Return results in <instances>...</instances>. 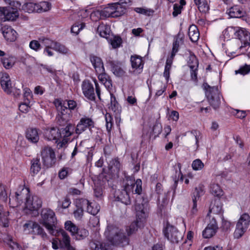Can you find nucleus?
Masks as SVG:
<instances>
[{"mask_svg":"<svg viewBox=\"0 0 250 250\" xmlns=\"http://www.w3.org/2000/svg\"><path fill=\"white\" fill-rule=\"evenodd\" d=\"M0 61L4 68L8 69L14 66L16 62V60L13 56L8 55L4 58H1Z\"/></svg>","mask_w":250,"mask_h":250,"instance_id":"nucleus-30","label":"nucleus"},{"mask_svg":"<svg viewBox=\"0 0 250 250\" xmlns=\"http://www.w3.org/2000/svg\"><path fill=\"white\" fill-rule=\"evenodd\" d=\"M82 88L83 94L87 98L91 100H95L94 87L89 81L85 80L83 82Z\"/></svg>","mask_w":250,"mask_h":250,"instance_id":"nucleus-19","label":"nucleus"},{"mask_svg":"<svg viewBox=\"0 0 250 250\" xmlns=\"http://www.w3.org/2000/svg\"><path fill=\"white\" fill-rule=\"evenodd\" d=\"M71 172V169L68 167H63L59 173V177L62 179H64L68 174Z\"/></svg>","mask_w":250,"mask_h":250,"instance_id":"nucleus-58","label":"nucleus"},{"mask_svg":"<svg viewBox=\"0 0 250 250\" xmlns=\"http://www.w3.org/2000/svg\"><path fill=\"white\" fill-rule=\"evenodd\" d=\"M222 212V206L219 200H216L213 205H211L209 213L207 214L208 216H209L210 213L217 214Z\"/></svg>","mask_w":250,"mask_h":250,"instance_id":"nucleus-35","label":"nucleus"},{"mask_svg":"<svg viewBox=\"0 0 250 250\" xmlns=\"http://www.w3.org/2000/svg\"><path fill=\"white\" fill-rule=\"evenodd\" d=\"M103 19L109 17L115 18L122 15L125 12V8L119 3H114L101 10Z\"/></svg>","mask_w":250,"mask_h":250,"instance_id":"nucleus-4","label":"nucleus"},{"mask_svg":"<svg viewBox=\"0 0 250 250\" xmlns=\"http://www.w3.org/2000/svg\"><path fill=\"white\" fill-rule=\"evenodd\" d=\"M41 169L40 160L38 158L33 159L31 161V173L33 175L37 174Z\"/></svg>","mask_w":250,"mask_h":250,"instance_id":"nucleus-32","label":"nucleus"},{"mask_svg":"<svg viewBox=\"0 0 250 250\" xmlns=\"http://www.w3.org/2000/svg\"><path fill=\"white\" fill-rule=\"evenodd\" d=\"M21 10L29 13L37 12V3L33 2L26 3L22 5Z\"/></svg>","mask_w":250,"mask_h":250,"instance_id":"nucleus-40","label":"nucleus"},{"mask_svg":"<svg viewBox=\"0 0 250 250\" xmlns=\"http://www.w3.org/2000/svg\"><path fill=\"white\" fill-rule=\"evenodd\" d=\"M112 71L113 73L117 76H122L125 74V71L123 68L118 65H114L112 66Z\"/></svg>","mask_w":250,"mask_h":250,"instance_id":"nucleus-55","label":"nucleus"},{"mask_svg":"<svg viewBox=\"0 0 250 250\" xmlns=\"http://www.w3.org/2000/svg\"><path fill=\"white\" fill-rule=\"evenodd\" d=\"M130 62L132 67L134 69V74H140L142 72L144 67L142 58L138 55L131 56L130 58Z\"/></svg>","mask_w":250,"mask_h":250,"instance_id":"nucleus-17","label":"nucleus"},{"mask_svg":"<svg viewBox=\"0 0 250 250\" xmlns=\"http://www.w3.org/2000/svg\"><path fill=\"white\" fill-rule=\"evenodd\" d=\"M90 61L95 69L96 73L104 71L103 62L100 58L95 56H91Z\"/></svg>","mask_w":250,"mask_h":250,"instance_id":"nucleus-27","label":"nucleus"},{"mask_svg":"<svg viewBox=\"0 0 250 250\" xmlns=\"http://www.w3.org/2000/svg\"><path fill=\"white\" fill-rule=\"evenodd\" d=\"M41 44L38 41L33 40L29 43V47L31 49L37 51L41 48Z\"/></svg>","mask_w":250,"mask_h":250,"instance_id":"nucleus-60","label":"nucleus"},{"mask_svg":"<svg viewBox=\"0 0 250 250\" xmlns=\"http://www.w3.org/2000/svg\"><path fill=\"white\" fill-rule=\"evenodd\" d=\"M19 14L18 10L12 8L5 7L6 21H14L19 17Z\"/></svg>","mask_w":250,"mask_h":250,"instance_id":"nucleus-34","label":"nucleus"},{"mask_svg":"<svg viewBox=\"0 0 250 250\" xmlns=\"http://www.w3.org/2000/svg\"><path fill=\"white\" fill-rule=\"evenodd\" d=\"M26 138L31 143H37L39 140L38 130L34 128H29L27 129L26 132Z\"/></svg>","mask_w":250,"mask_h":250,"instance_id":"nucleus-26","label":"nucleus"},{"mask_svg":"<svg viewBox=\"0 0 250 250\" xmlns=\"http://www.w3.org/2000/svg\"><path fill=\"white\" fill-rule=\"evenodd\" d=\"M90 19L92 21H96L100 19H104L102 16V12L101 10H96L93 11L90 16Z\"/></svg>","mask_w":250,"mask_h":250,"instance_id":"nucleus-53","label":"nucleus"},{"mask_svg":"<svg viewBox=\"0 0 250 250\" xmlns=\"http://www.w3.org/2000/svg\"><path fill=\"white\" fill-rule=\"evenodd\" d=\"M188 65L190 69L198 67V61L195 56H191L188 62Z\"/></svg>","mask_w":250,"mask_h":250,"instance_id":"nucleus-56","label":"nucleus"},{"mask_svg":"<svg viewBox=\"0 0 250 250\" xmlns=\"http://www.w3.org/2000/svg\"><path fill=\"white\" fill-rule=\"evenodd\" d=\"M56 235L61 237L60 243L61 249L62 250H76V247L70 243V238L68 234L63 229L56 232Z\"/></svg>","mask_w":250,"mask_h":250,"instance_id":"nucleus-11","label":"nucleus"},{"mask_svg":"<svg viewBox=\"0 0 250 250\" xmlns=\"http://www.w3.org/2000/svg\"><path fill=\"white\" fill-rule=\"evenodd\" d=\"M62 103H65V105L67 107V109H69V112L70 113L71 110L74 109L77 105L76 103L73 100H69L67 102H62Z\"/></svg>","mask_w":250,"mask_h":250,"instance_id":"nucleus-61","label":"nucleus"},{"mask_svg":"<svg viewBox=\"0 0 250 250\" xmlns=\"http://www.w3.org/2000/svg\"><path fill=\"white\" fill-rule=\"evenodd\" d=\"M35 222L33 221H28L23 226V230L27 233H32V229L35 226Z\"/></svg>","mask_w":250,"mask_h":250,"instance_id":"nucleus-54","label":"nucleus"},{"mask_svg":"<svg viewBox=\"0 0 250 250\" xmlns=\"http://www.w3.org/2000/svg\"><path fill=\"white\" fill-rule=\"evenodd\" d=\"M122 43V39L119 37H114L111 40V44L113 48H116L119 47Z\"/></svg>","mask_w":250,"mask_h":250,"instance_id":"nucleus-59","label":"nucleus"},{"mask_svg":"<svg viewBox=\"0 0 250 250\" xmlns=\"http://www.w3.org/2000/svg\"><path fill=\"white\" fill-rule=\"evenodd\" d=\"M250 223V216L247 213H243L240 217L234 232V237L239 239L248 229Z\"/></svg>","mask_w":250,"mask_h":250,"instance_id":"nucleus-7","label":"nucleus"},{"mask_svg":"<svg viewBox=\"0 0 250 250\" xmlns=\"http://www.w3.org/2000/svg\"><path fill=\"white\" fill-rule=\"evenodd\" d=\"M235 36L243 43V47L250 45V34L245 29H240L237 30Z\"/></svg>","mask_w":250,"mask_h":250,"instance_id":"nucleus-21","label":"nucleus"},{"mask_svg":"<svg viewBox=\"0 0 250 250\" xmlns=\"http://www.w3.org/2000/svg\"><path fill=\"white\" fill-rule=\"evenodd\" d=\"M205 193L204 187L202 185H199L195 188V190L193 193L192 199L198 200L200 197L204 195Z\"/></svg>","mask_w":250,"mask_h":250,"instance_id":"nucleus-42","label":"nucleus"},{"mask_svg":"<svg viewBox=\"0 0 250 250\" xmlns=\"http://www.w3.org/2000/svg\"><path fill=\"white\" fill-rule=\"evenodd\" d=\"M65 229L74 236L78 229V227L70 221H67L64 224Z\"/></svg>","mask_w":250,"mask_h":250,"instance_id":"nucleus-45","label":"nucleus"},{"mask_svg":"<svg viewBox=\"0 0 250 250\" xmlns=\"http://www.w3.org/2000/svg\"><path fill=\"white\" fill-rule=\"evenodd\" d=\"M191 166L194 170H200L204 167V164L201 160L197 159L193 161Z\"/></svg>","mask_w":250,"mask_h":250,"instance_id":"nucleus-52","label":"nucleus"},{"mask_svg":"<svg viewBox=\"0 0 250 250\" xmlns=\"http://www.w3.org/2000/svg\"><path fill=\"white\" fill-rule=\"evenodd\" d=\"M40 42L46 48H52L54 49L56 42L52 41L48 38H42L39 39Z\"/></svg>","mask_w":250,"mask_h":250,"instance_id":"nucleus-43","label":"nucleus"},{"mask_svg":"<svg viewBox=\"0 0 250 250\" xmlns=\"http://www.w3.org/2000/svg\"><path fill=\"white\" fill-rule=\"evenodd\" d=\"M55 104L58 111L57 121L59 125L61 126H64L69 124L68 121L70 119V113L67 107L65 105V103H62L60 100H56Z\"/></svg>","mask_w":250,"mask_h":250,"instance_id":"nucleus-3","label":"nucleus"},{"mask_svg":"<svg viewBox=\"0 0 250 250\" xmlns=\"http://www.w3.org/2000/svg\"><path fill=\"white\" fill-rule=\"evenodd\" d=\"M143 222H140V220L136 219V221L133 222L130 226L126 229V231L128 236H130L132 234L135 233L139 227H140L143 225Z\"/></svg>","mask_w":250,"mask_h":250,"instance_id":"nucleus-38","label":"nucleus"},{"mask_svg":"<svg viewBox=\"0 0 250 250\" xmlns=\"http://www.w3.org/2000/svg\"><path fill=\"white\" fill-rule=\"evenodd\" d=\"M104 235L112 245L125 246L129 244V238L124 230L115 225H108L104 232Z\"/></svg>","mask_w":250,"mask_h":250,"instance_id":"nucleus-1","label":"nucleus"},{"mask_svg":"<svg viewBox=\"0 0 250 250\" xmlns=\"http://www.w3.org/2000/svg\"><path fill=\"white\" fill-rule=\"evenodd\" d=\"M0 83L3 90L7 94L12 92V82L9 75L6 72H0Z\"/></svg>","mask_w":250,"mask_h":250,"instance_id":"nucleus-14","label":"nucleus"},{"mask_svg":"<svg viewBox=\"0 0 250 250\" xmlns=\"http://www.w3.org/2000/svg\"><path fill=\"white\" fill-rule=\"evenodd\" d=\"M2 34L4 38L9 42H14L17 38V33L11 27L4 26L2 28Z\"/></svg>","mask_w":250,"mask_h":250,"instance_id":"nucleus-23","label":"nucleus"},{"mask_svg":"<svg viewBox=\"0 0 250 250\" xmlns=\"http://www.w3.org/2000/svg\"><path fill=\"white\" fill-rule=\"evenodd\" d=\"M45 137L48 140H56L60 139V133H59V129L56 127H52L47 129L44 133Z\"/></svg>","mask_w":250,"mask_h":250,"instance_id":"nucleus-24","label":"nucleus"},{"mask_svg":"<svg viewBox=\"0 0 250 250\" xmlns=\"http://www.w3.org/2000/svg\"><path fill=\"white\" fill-rule=\"evenodd\" d=\"M109 108L116 115H120L122 111L121 106L117 102L115 96L112 93H110V104Z\"/></svg>","mask_w":250,"mask_h":250,"instance_id":"nucleus-28","label":"nucleus"},{"mask_svg":"<svg viewBox=\"0 0 250 250\" xmlns=\"http://www.w3.org/2000/svg\"><path fill=\"white\" fill-rule=\"evenodd\" d=\"M64 127H62L59 129V133H60V139H63V143H66L67 142V138L70 136L74 131V126L69 124L64 126Z\"/></svg>","mask_w":250,"mask_h":250,"instance_id":"nucleus-22","label":"nucleus"},{"mask_svg":"<svg viewBox=\"0 0 250 250\" xmlns=\"http://www.w3.org/2000/svg\"><path fill=\"white\" fill-rule=\"evenodd\" d=\"M109 168L113 173H118L121 168V164L118 158L112 159L109 164Z\"/></svg>","mask_w":250,"mask_h":250,"instance_id":"nucleus-33","label":"nucleus"},{"mask_svg":"<svg viewBox=\"0 0 250 250\" xmlns=\"http://www.w3.org/2000/svg\"><path fill=\"white\" fill-rule=\"evenodd\" d=\"M130 193L131 192L124 188L122 190L118 189L115 191L114 196L118 201H121L125 205H128L131 204Z\"/></svg>","mask_w":250,"mask_h":250,"instance_id":"nucleus-18","label":"nucleus"},{"mask_svg":"<svg viewBox=\"0 0 250 250\" xmlns=\"http://www.w3.org/2000/svg\"><path fill=\"white\" fill-rule=\"evenodd\" d=\"M25 208L30 211H37L42 207V200L37 196L26 197Z\"/></svg>","mask_w":250,"mask_h":250,"instance_id":"nucleus-13","label":"nucleus"},{"mask_svg":"<svg viewBox=\"0 0 250 250\" xmlns=\"http://www.w3.org/2000/svg\"><path fill=\"white\" fill-rule=\"evenodd\" d=\"M110 29L108 25L103 23L100 24L97 29V32L103 38L107 39L109 36Z\"/></svg>","mask_w":250,"mask_h":250,"instance_id":"nucleus-31","label":"nucleus"},{"mask_svg":"<svg viewBox=\"0 0 250 250\" xmlns=\"http://www.w3.org/2000/svg\"><path fill=\"white\" fill-rule=\"evenodd\" d=\"M99 81L102 83L107 89L112 87V81L110 77L105 73V70L97 73Z\"/></svg>","mask_w":250,"mask_h":250,"instance_id":"nucleus-25","label":"nucleus"},{"mask_svg":"<svg viewBox=\"0 0 250 250\" xmlns=\"http://www.w3.org/2000/svg\"><path fill=\"white\" fill-rule=\"evenodd\" d=\"M29 190L28 188H22L15 192V195L9 199V203L14 208L21 205L26 197L29 196Z\"/></svg>","mask_w":250,"mask_h":250,"instance_id":"nucleus-10","label":"nucleus"},{"mask_svg":"<svg viewBox=\"0 0 250 250\" xmlns=\"http://www.w3.org/2000/svg\"><path fill=\"white\" fill-rule=\"evenodd\" d=\"M218 227L216 221L214 217L210 220L209 223L202 232V235L204 238H210L213 237L216 233Z\"/></svg>","mask_w":250,"mask_h":250,"instance_id":"nucleus-15","label":"nucleus"},{"mask_svg":"<svg viewBox=\"0 0 250 250\" xmlns=\"http://www.w3.org/2000/svg\"><path fill=\"white\" fill-rule=\"evenodd\" d=\"M95 250H111V249L108 245L101 243L99 245H96Z\"/></svg>","mask_w":250,"mask_h":250,"instance_id":"nucleus-64","label":"nucleus"},{"mask_svg":"<svg viewBox=\"0 0 250 250\" xmlns=\"http://www.w3.org/2000/svg\"><path fill=\"white\" fill-rule=\"evenodd\" d=\"M105 120L106 121V127L107 130L109 132L113 126V118L110 113H106L105 115Z\"/></svg>","mask_w":250,"mask_h":250,"instance_id":"nucleus-50","label":"nucleus"},{"mask_svg":"<svg viewBox=\"0 0 250 250\" xmlns=\"http://www.w3.org/2000/svg\"><path fill=\"white\" fill-rule=\"evenodd\" d=\"M54 50L63 54H67L69 53V49L59 42H56L54 48Z\"/></svg>","mask_w":250,"mask_h":250,"instance_id":"nucleus-48","label":"nucleus"},{"mask_svg":"<svg viewBox=\"0 0 250 250\" xmlns=\"http://www.w3.org/2000/svg\"><path fill=\"white\" fill-rule=\"evenodd\" d=\"M41 155L43 163L46 167H51L55 164L56 161L55 152L50 147H44L41 151Z\"/></svg>","mask_w":250,"mask_h":250,"instance_id":"nucleus-9","label":"nucleus"},{"mask_svg":"<svg viewBox=\"0 0 250 250\" xmlns=\"http://www.w3.org/2000/svg\"><path fill=\"white\" fill-rule=\"evenodd\" d=\"M94 122L92 119L87 117L82 118L75 129L76 134H80L84 131L87 128L90 129L94 127Z\"/></svg>","mask_w":250,"mask_h":250,"instance_id":"nucleus-12","label":"nucleus"},{"mask_svg":"<svg viewBox=\"0 0 250 250\" xmlns=\"http://www.w3.org/2000/svg\"><path fill=\"white\" fill-rule=\"evenodd\" d=\"M4 242L13 250H21V248L20 245L13 241L10 236H8L6 238H4Z\"/></svg>","mask_w":250,"mask_h":250,"instance_id":"nucleus-44","label":"nucleus"},{"mask_svg":"<svg viewBox=\"0 0 250 250\" xmlns=\"http://www.w3.org/2000/svg\"><path fill=\"white\" fill-rule=\"evenodd\" d=\"M37 13H42L49 10L51 7L50 3L47 1H42L37 3Z\"/></svg>","mask_w":250,"mask_h":250,"instance_id":"nucleus-39","label":"nucleus"},{"mask_svg":"<svg viewBox=\"0 0 250 250\" xmlns=\"http://www.w3.org/2000/svg\"><path fill=\"white\" fill-rule=\"evenodd\" d=\"M229 15L231 18H240L243 16V11L237 6L231 7L229 9Z\"/></svg>","mask_w":250,"mask_h":250,"instance_id":"nucleus-41","label":"nucleus"},{"mask_svg":"<svg viewBox=\"0 0 250 250\" xmlns=\"http://www.w3.org/2000/svg\"><path fill=\"white\" fill-rule=\"evenodd\" d=\"M88 235V231L84 229H78L76 232V238L78 240L83 239Z\"/></svg>","mask_w":250,"mask_h":250,"instance_id":"nucleus-49","label":"nucleus"},{"mask_svg":"<svg viewBox=\"0 0 250 250\" xmlns=\"http://www.w3.org/2000/svg\"><path fill=\"white\" fill-rule=\"evenodd\" d=\"M147 203L143 201L141 203H136L135 209L136 210L137 219L140 220V222H144L147 215Z\"/></svg>","mask_w":250,"mask_h":250,"instance_id":"nucleus-16","label":"nucleus"},{"mask_svg":"<svg viewBox=\"0 0 250 250\" xmlns=\"http://www.w3.org/2000/svg\"><path fill=\"white\" fill-rule=\"evenodd\" d=\"M125 181L124 189L132 193L141 194L142 190V183L141 179H138L135 181L134 177L127 176L125 177Z\"/></svg>","mask_w":250,"mask_h":250,"instance_id":"nucleus-8","label":"nucleus"},{"mask_svg":"<svg viewBox=\"0 0 250 250\" xmlns=\"http://www.w3.org/2000/svg\"><path fill=\"white\" fill-rule=\"evenodd\" d=\"M183 42L182 37H180V35H178L174 39L172 44V50L177 52L179 50L180 44H182L183 43Z\"/></svg>","mask_w":250,"mask_h":250,"instance_id":"nucleus-47","label":"nucleus"},{"mask_svg":"<svg viewBox=\"0 0 250 250\" xmlns=\"http://www.w3.org/2000/svg\"><path fill=\"white\" fill-rule=\"evenodd\" d=\"M204 85L208 91L206 95L210 104L214 109H216L220 104V95L218 87H210L207 83H205Z\"/></svg>","mask_w":250,"mask_h":250,"instance_id":"nucleus-5","label":"nucleus"},{"mask_svg":"<svg viewBox=\"0 0 250 250\" xmlns=\"http://www.w3.org/2000/svg\"><path fill=\"white\" fill-rule=\"evenodd\" d=\"M81 201L83 206H86L87 211L93 216L96 215L100 211V207L97 203L90 202L85 199H82Z\"/></svg>","mask_w":250,"mask_h":250,"instance_id":"nucleus-20","label":"nucleus"},{"mask_svg":"<svg viewBox=\"0 0 250 250\" xmlns=\"http://www.w3.org/2000/svg\"><path fill=\"white\" fill-rule=\"evenodd\" d=\"M9 221L6 215H2L0 213V225L4 227L8 226Z\"/></svg>","mask_w":250,"mask_h":250,"instance_id":"nucleus-62","label":"nucleus"},{"mask_svg":"<svg viewBox=\"0 0 250 250\" xmlns=\"http://www.w3.org/2000/svg\"><path fill=\"white\" fill-rule=\"evenodd\" d=\"M211 192L216 196H221L223 194V191L220 187L216 184H213L210 186Z\"/></svg>","mask_w":250,"mask_h":250,"instance_id":"nucleus-46","label":"nucleus"},{"mask_svg":"<svg viewBox=\"0 0 250 250\" xmlns=\"http://www.w3.org/2000/svg\"><path fill=\"white\" fill-rule=\"evenodd\" d=\"M41 223L53 235H56V224L57 219L54 212L49 208H44L42 210Z\"/></svg>","mask_w":250,"mask_h":250,"instance_id":"nucleus-2","label":"nucleus"},{"mask_svg":"<svg viewBox=\"0 0 250 250\" xmlns=\"http://www.w3.org/2000/svg\"><path fill=\"white\" fill-rule=\"evenodd\" d=\"M188 35L191 42H196L199 38V32L195 25H191L188 28Z\"/></svg>","mask_w":250,"mask_h":250,"instance_id":"nucleus-29","label":"nucleus"},{"mask_svg":"<svg viewBox=\"0 0 250 250\" xmlns=\"http://www.w3.org/2000/svg\"><path fill=\"white\" fill-rule=\"evenodd\" d=\"M143 222H140V220L136 219V221L133 222L130 226L126 229V231L128 236H130L132 234L135 233L139 227H140L143 225Z\"/></svg>","mask_w":250,"mask_h":250,"instance_id":"nucleus-37","label":"nucleus"},{"mask_svg":"<svg viewBox=\"0 0 250 250\" xmlns=\"http://www.w3.org/2000/svg\"><path fill=\"white\" fill-rule=\"evenodd\" d=\"M194 1L200 12L206 13L208 11L209 6L206 0H194Z\"/></svg>","mask_w":250,"mask_h":250,"instance_id":"nucleus-36","label":"nucleus"},{"mask_svg":"<svg viewBox=\"0 0 250 250\" xmlns=\"http://www.w3.org/2000/svg\"><path fill=\"white\" fill-rule=\"evenodd\" d=\"M163 233L165 236L173 243H179L183 238V234L168 223L163 229Z\"/></svg>","mask_w":250,"mask_h":250,"instance_id":"nucleus-6","label":"nucleus"},{"mask_svg":"<svg viewBox=\"0 0 250 250\" xmlns=\"http://www.w3.org/2000/svg\"><path fill=\"white\" fill-rule=\"evenodd\" d=\"M250 72V64H245L240 67L238 70L235 71V73H240L242 75H246Z\"/></svg>","mask_w":250,"mask_h":250,"instance_id":"nucleus-57","label":"nucleus"},{"mask_svg":"<svg viewBox=\"0 0 250 250\" xmlns=\"http://www.w3.org/2000/svg\"><path fill=\"white\" fill-rule=\"evenodd\" d=\"M32 233L40 235L42 237L46 235V233L44 232L43 229L36 222L35 226L32 229Z\"/></svg>","mask_w":250,"mask_h":250,"instance_id":"nucleus-51","label":"nucleus"},{"mask_svg":"<svg viewBox=\"0 0 250 250\" xmlns=\"http://www.w3.org/2000/svg\"><path fill=\"white\" fill-rule=\"evenodd\" d=\"M19 110L22 113H27L29 111L30 106L26 103H21L19 106Z\"/></svg>","mask_w":250,"mask_h":250,"instance_id":"nucleus-63","label":"nucleus"}]
</instances>
